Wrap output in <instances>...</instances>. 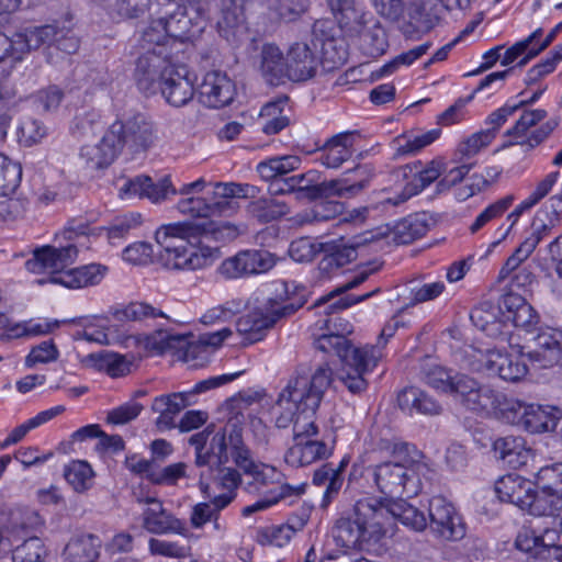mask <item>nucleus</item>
<instances>
[{
	"instance_id": "1",
	"label": "nucleus",
	"mask_w": 562,
	"mask_h": 562,
	"mask_svg": "<svg viewBox=\"0 0 562 562\" xmlns=\"http://www.w3.org/2000/svg\"><path fill=\"white\" fill-rule=\"evenodd\" d=\"M331 382L333 371L326 363L311 375L301 368L277 398L273 407L276 426L288 428L293 425L294 442L284 454V461L291 467H305L331 453L326 442L312 438L317 434L315 412Z\"/></svg>"
},
{
	"instance_id": "2",
	"label": "nucleus",
	"mask_w": 562,
	"mask_h": 562,
	"mask_svg": "<svg viewBox=\"0 0 562 562\" xmlns=\"http://www.w3.org/2000/svg\"><path fill=\"white\" fill-rule=\"evenodd\" d=\"M390 517L414 531H423L428 526L425 514L403 498L369 497L356 503L351 517L336 521L331 530L333 541L342 550L369 551L385 536Z\"/></svg>"
},
{
	"instance_id": "3",
	"label": "nucleus",
	"mask_w": 562,
	"mask_h": 562,
	"mask_svg": "<svg viewBox=\"0 0 562 562\" xmlns=\"http://www.w3.org/2000/svg\"><path fill=\"white\" fill-rule=\"evenodd\" d=\"M90 226L86 222H71L57 238L66 244L58 246L46 245L36 248L32 258L26 260L27 271L47 274L40 279L38 284H58L67 289L76 290L99 284L108 272V267L100 263H90L78 268L67 269L71 266L78 252L88 248Z\"/></svg>"
},
{
	"instance_id": "4",
	"label": "nucleus",
	"mask_w": 562,
	"mask_h": 562,
	"mask_svg": "<svg viewBox=\"0 0 562 562\" xmlns=\"http://www.w3.org/2000/svg\"><path fill=\"white\" fill-rule=\"evenodd\" d=\"M392 461L370 468V476L384 499L414 497L423 488V479L430 472L425 456L407 442H394Z\"/></svg>"
},
{
	"instance_id": "5",
	"label": "nucleus",
	"mask_w": 562,
	"mask_h": 562,
	"mask_svg": "<svg viewBox=\"0 0 562 562\" xmlns=\"http://www.w3.org/2000/svg\"><path fill=\"white\" fill-rule=\"evenodd\" d=\"M198 236V228L191 222L164 224L155 233L156 243L161 247L159 262L170 271H195L211 266L217 258V249L209 246L191 248L188 240Z\"/></svg>"
},
{
	"instance_id": "6",
	"label": "nucleus",
	"mask_w": 562,
	"mask_h": 562,
	"mask_svg": "<svg viewBox=\"0 0 562 562\" xmlns=\"http://www.w3.org/2000/svg\"><path fill=\"white\" fill-rule=\"evenodd\" d=\"M195 449V464L205 468H220L229 460L244 471L256 462L243 439V429L237 424H227L224 428L213 431L212 426L192 435L189 439Z\"/></svg>"
},
{
	"instance_id": "7",
	"label": "nucleus",
	"mask_w": 562,
	"mask_h": 562,
	"mask_svg": "<svg viewBox=\"0 0 562 562\" xmlns=\"http://www.w3.org/2000/svg\"><path fill=\"white\" fill-rule=\"evenodd\" d=\"M322 352L336 355L344 362L339 379L351 393L367 389L364 375L371 372L381 360L380 347L356 348L341 334L325 333L314 342Z\"/></svg>"
},
{
	"instance_id": "8",
	"label": "nucleus",
	"mask_w": 562,
	"mask_h": 562,
	"mask_svg": "<svg viewBox=\"0 0 562 562\" xmlns=\"http://www.w3.org/2000/svg\"><path fill=\"white\" fill-rule=\"evenodd\" d=\"M340 29L350 37H358L363 54L383 55L389 46L386 33L372 14L356 7L355 0H327Z\"/></svg>"
},
{
	"instance_id": "9",
	"label": "nucleus",
	"mask_w": 562,
	"mask_h": 562,
	"mask_svg": "<svg viewBox=\"0 0 562 562\" xmlns=\"http://www.w3.org/2000/svg\"><path fill=\"white\" fill-rule=\"evenodd\" d=\"M302 305V302L294 304L268 300L261 306L239 317L236 323V330L247 344L257 342L279 319L292 315Z\"/></svg>"
},
{
	"instance_id": "10",
	"label": "nucleus",
	"mask_w": 562,
	"mask_h": 562,
	"mask_svg": "<svg viewBox=\"0 0 562 562\" xmlns=\"http://www.w3.org/2000/svg\"><path fill=\"white\" fill-rule=\"evenodd\" d=\"M316 177L314 171L289 177L296 199L315 200L333 195L349 198L358 194L368 183V179H360L353 183H350L348 179L316 183Z\"/></svg>"
},
{
	"instance_id": "11",
	"label": "nucleus",
	"mask_w": 562,
	"mask_h": 562,
	"mask_svg": "<svg viewBox=\"0 0 562 562\" xmlns=\"http://www.w3.org/2000/svg\"><path fill=\"white\" fill-rule=\"evenodd\" d=\"M109 127L121 149L127 145L134 150H147L158 138L154 123L140 112L124 113Z\"/></svg>"
},
{
	"instance_id": "12",
	"label": "nucleus",
	"mask_w": 562,
	"mask_h": 562,
	"mask_svg": "<svg viewBox=\"0 0 562 562\" xmlns=\"http://www.w3.org/2000/svg\"><path fill=\"white\" fill-rule=\"evenodd\" d=\"M503 411L506 418L531 434L552 431L560 418V411L552 406L507 401Z\"/></svg>"
},
{
	"instance_id": "13",
	"label": "nucleus",
	"mask_w": 562,
	"mask_h": 562,
	"mask_svg": "<svg viewBox=\"0 0 562 562\" xmlns=\"http://www.w3.org/2000/svg\"><path fill=\"white\" fill-rule=\"evenodd\" d=\"M428 526L431 533L445 541H459L467 535V525L452 503L434 496L428 504Z\"/></svg>"
},
{
	"instance_id": "14",
	"label": "nucleus",
	"mask_w": 562,
	"mask_h": 562,
	"mask_svg": "<svg viewBox=\"0 0 562 562\" xmlns=\"http://www.w3.org/2000/svg\"><path fill=\"white\" fill-rule=\"evenodd\" d=\"M179 60L171 54L157 53V50L148 49L144 52L136 61L134 78L140 91L146 94H154L158 91L161 81L170 72L173 65Z\"/></svg>"
},
{
	"instance_id": "15",
	"label": "nucleus",
	"mask_w": 562,
	"mask_h": 562,
	"mask_svg": "<svg viewBox=\"0 0 562 562\" xmlns=\"http://www.w3.org/2000/svg\"><path fill=\"white\" fill-rule=\"evenodd\" d=\"M276 262L274 255L267 250L248 249L223 260L217 271L224 279H240L266 273Z\"/></svg>"
},
{
	"instance_id": "16",
	"label": "nucleus",
	"mask_w": 562,
	"mask_h": 562,
	"mask_svg": "<svg viewBox=\"0 0 562 562\" xmlns=\"http://www.w3.org/2000/svg\"><path fill=\"white\" fill-rule=\"evenodd\" d=\"M389 234V228H378L367 232L352 245L324 244L323 258L318 262V272L322 279H329L334 272L348 265L357 257L356 247L383 238Z\"/></svg>"
},
{
	"instance_id": "17",
	"label": "nucleus",
	"mask_w": 562,
	"mask_h": 562,
	"mask_svg": "<svg viewBox=\"0 0 562 562\" xmlns=\"http://www.w3.org/2000/svg\"><path fill=\"white\" fill-rule=\"evenodd\" d=\"M476 362L475 369L477 371H483L488 375L498 376L508 382H517L528 372L527 364L521 357L499 350L480 351Z\"/></svg>"
},
{
	"instance_id": "18",
	"label": "nucleus",
	"mask_w": 562,
	"mask_h": 562,
	"mask_svg": "<svg viewBox=\"0 0 562 562\" xmlns=\"http://www.w3.org/2000/svg\"><path fill=\"white\" fill-rule=\"evenodd\" d=\"M165 21L172 44L194 41L206 26L204 14L194 5L178 7L175 12L165 18Z\"/></svg>"
},
{
	"instance_id": "19",
	"label": "nucleus",
	"mask_w": 562,
	"mask_h": 562,
	"mask_svg": "<svg viewBox=\"0 0 562 562\" xmlns=\"http://www.w3.org/2000/svg\"><path fill=\"white\" fill-rule=\"evenodd\" d=\"M137 502L147 505L142 514V525L148 532L154 535L177 533L182 536L188 533L184 521L165 509L159 499L147 496L137 498Z\"/></svg>"
},
{
	"instance_id": "20",
	"label": "nucleus",
	"mask_w": 562,
	"mask_h": 562,
	"mask_svg": "<svg viewBox=\"0 0 562 562\" xmlns=\"http://www.w3.org/2000/svg\"><path fill=\"white\" fill-rule=\"evenodd\" d=\"M169 71L158 87V91L161 92L169 105L175 108L184 106L194 97V79L190 77L188 67L180 60H177V64Z\"/></svg>"
},
{
	"instance_id": "21",
	"label": "nucleus",
	"mask_w": 562,
	"mask_h": 562,
	"mask_svg": "<svg viewBox=\"0 0 562 562\" xmlns=\"http://www.w3.org/2000/svg\"><path fill=\"white\" fill-rule=\"evenodd\" d=\"M235 93L234 82L225 72L220 70L206 72L199 87L200 102L212 109L228 105L234 100Z\"/></svg>"
},
{
	"instance_id": "22",
	"label": "nucleus",
	"mask_w": 562,
	"mask_h": 562,
	"mask_svg": "<svg viewBox=\"0 0 562 562\" xmlns=\"http://www.w3.org/2000/svg\"><path fill=\"white\" fill-rule=\"evenodd\" d=\"M286 64L289 80L305 81L315 76L319 61L314 48L307 43L297 42L290 46Z\"/></svg>"
},
{
	"instance_id": "23",
	"label": "nucleus",
	"mask_w": 562,
	"mask_h": 562,
	"mask_svg": "<svg viewBox=\"0 0 562 562\" xmlns=\"http://www.w3.org/2000/svg\"><path fill=\"white\" fill-rule=\"evenodd\" d=\"M255 188L249 184H238L234 182L214 184L212 199L209 202L211 217L227 216L238 210L236 198H248L252 194Z\"/></svg>"
},
{
	"instance_id": "24",
	"label": "nucleus",
	"mask_w": 562,
	"mask_h": 562,
	"mask_svg": "<svg viewBox=\"0 0 562 562\" xmlns=\"http://www.w3.org/2000/svg\"><path fill=\"white\" fill-rule=\"evenodd\" d=\"M560 532L555 528L522 527L516 537V548L529 555V559L541 554L543 549L558 548Z\"/></svg>"
},
{
	"instance_id": "25",
	"label": "nucleus",
	"mask_w": 562,
	"mask_h": 562,
	"mask_svg": "<svg viewBox=\"0 0 562 562\" xmlns=\"http://www.w3.org/2000/svg\"><path fill=\"white\" fill-rule=\"evenodd\" d=\"M189 336L172 334L167 330H156L149 335L133 337V340L145 350L162 355L166 352L184 351L186 358L192 351L193 346L189 344Z\"/></svg>"
},
{
	"instance_id": "26",
	"label": "nucleus",
	"mask_w": 562,
	"mask_h": 562,
	"mask_svg": "<svg viewBox=\"0 0 562 562\" xmlns=\"http://www.w3.org/2000/svg\"><path fill=\"white\" fill-rule=\"evenodd\" d=\"M529 356L542 368L560 363L562 360V330L557 328L541 330L535 338V348Z\"/></svg>"
},
{
	"instance_id": "27",
	"label": "nucleus",
	"mask_w": 562,
	"mask_h": 562,
	"mask_svg": "<svg viewBox=\"0 0 562 562\" xmlns=\"http://www.w3.org/2000/svg\"><path fill=\"white\" fill-rule=\"evenodd\" d=\"M120 150L117 138L111 135L109 127L99 143L81 147L80 158L88 169L99 170L109 167Z\"/></svg>"
},
{
	"instance_id": "28",
	"label": "nucleus",
	"mask_w": 562,
	"mask_h": 562,
	"mask_svg": "<svg viewBox=\"0 0 562 562\" xmlns=\"http://www.w3.org/2000/svg\"><path fill=\"white\" fill-rule=\"evenodd\" d=\"M191 404V393L186 392L170 393L155 397L151 409L158 414L156 419L157 427L160 429L175 428V419L178 414Z\"/></svg>"
},
{
	"instance_id": "29",
	"label": "nucleus",
	"mask_w": 562,
	"mask_h": 562,
	"mask_svg": "<svg viewBox=\"0 0 562 562\" xmlns=\"http://www.w3.org/2000/svg\"><path fill=\"white\" fill-rule=\"evenodd\" d=\"M533 483L517 474H507L495 483V492L502 502H507L526 509L530 505Z\"/></svg>"
},
{
	"instance_id": "30",
	"label": "nucleus",
	"mask_w": 562,
	"mask_h": 562,
	"mask_svg": "<svg viewBox=\"0 0 562 562\" xmlns=\"http://www.w3.org/2000/svg\"><path fill=\"white\" fill-rule=\"evenodd\" d=\"M358 134L344 132L330 137L321 148L319 160L327 168H339L353 154Z\"/></svg>"
},
{
	"instance_id": "31",
	"label": "nucleus",
	"mask_w": 562,
	"mask_h": 562,
	"mask_svg": "<svg viewBox=\"0 0 562 562\" xmlns=\"http://www.w3.org/2000/svg\"><path fill=\"white\" fill-rule=\"evenodd\" d=\"M397 403L400 408L409 415L435 416L442 412L441 404L434 396L415 386L401 391L397 395Z\"/></svg>"
},
{
	"instance_id": "32",
	"label": "nucleus",
	"mask_w": 562,
	"mask_h": 562,
	"mask_svg": "<svg viewBox=\"0 0 562 562\" xmlns=\"http://www.w3.org/2000/svg\"><path fill=\"white\" fill-rule=\"evenodd\" d=\"M306 490V483L291 485L288 483L280 484L263 493V496L255 503L243 507L241 515L244 517L251 516L256 513L263 512L279 502H288L292 504L299 499Z\"/></svg>"
},
{
	"instance_id": "33",
	"label": "nucleus",
	"mask_w": 562,
	"mask_h": 562,
	"mask_svg": "<svg viewBox=\"0 0 562 562\" xmlns=\"http://www.w3.org/2000/svg\"><path fill=\"white\" fill-rule=\"evenodd\" d=\"M216 25L220 34L227 41H237L247 31L241 5L236 0H220Z\"/></svg>"
},
{
	"instance_id": "34",
	"label": "nucleus",
	"mask_w": 562,
	"mask_h": 562,
	"mask_svg": "<svg viewBox=\"0 0 562 562\" xmlns=\"http://www.w3.org/2000/svg\"><path fill=\"white\" fill-rule=\"evenodd\" d=\"M57 35V25L34 26L16 33L15 41L18 47L15 52H19L20 61L23 59L24 54L30 50L53 45Z\"/></svg>"
},
{
	"instance_id": "35",
	"label": "nucleus",
	"mask_w": 562,
	"mask_h": 562,
	"mask_svg": "<svg viewBox=\"0 0 562 562\" xmlns=\"http://www.w3.org/2000/svg\"><path fill=\"white\" fill-rule=\"evenodd\" d=\"M559 177L560 173L558 171L548 173L540 182H538L535 190L507 215V221L510 224L503 233L502 239H504L509 234L510 229L525 212L531 210L549 194L553 186L557 183Z\"/></svg>"
},
{
	"instance_id": "36",
	"label": "nucleus",
	"mask_w": 562,
	"mask_h": 562,
	"mask_svg": "<svg viewBox=\"0 0 562 562\" xmlns=\"http://www.w3.org/2000/svg\"><path fill=\"white\" fill-rule=\"evenodd\" d=\"M498 458L514 468L527 464L532 457L530 448L526 447V441L521 437L507 436L498 438L493 445Z\"/></svg>"
},
{
	"instance_id": "37",
	"label": "nucleus",
	"mask_w": 562,
	"mask_h": 562,
	"mask_svg": "<svg viewBox=\"0 0 562 562\" xmlns=\"http://www.w3.org/2000/svg\"><path fill=\"white\" fill-rule=\"evenodd\" d=\"M101 540L92 535L71 539L64 549L65 562H95L99 558Z\"/></svg>"
},
{
	"instance_id": "38",
	"label": "nucleus",
	"mask_w": 562,
	"mask_h": 562,
	"mask_svg": "<svg viewBox=\"0 0 562 562\" xmlns=\"http://www.w3.org/2000/svg\"><path fill=\"white\" fill-rule=\"evenodd\" d=\"M261 71L266 80L273 86H278L286 78L288 64L280 48L272 44H267L261 52Z\"/></svg>"
},
{
	"instance_id": "39",
	"label": "nucleus",
	"mask_w": 562,
	"mask_h": 562,
	"mask_svg": "<svg viewBox=\"0 0 562 562\" xmlns=\"http://www.w3.org/2000/svg\"><path fill=\"white\" fill-rule=\"evenodd\" d=\"M538 485L540 491L532 490L529 498L530 505H527L525 510L535 516H552L562 509V495L549 484Z\"/></svg>"
},
{
	"instance_id": "40",
	"label": "nucleus",
	"mask_w": 562,
	"mask_h": 562,
	"mask_svg": "<svg viewBox=\"0 0 562 562\" xmlns=\"http://www.w3.org/2000/svg\"><path fill=\"white\" fill-rule=\"evenodd\" d=\"M209 472L216 471L214 483L223 493L213 498V505L217 509L225 508L236 496V490L241 482L240 474L233 468H207Z\"/></svg>"
},
{
	"instance_id": "41",
	"label": "nucleus",
	"mask_w": 562,
	"mask_h": 562,
	"mask_svg": "<svg viewBox=\"0 0 562 562\" xmlns=\"http://www.w3.org/2000/svg\"><path fill=\"white\" fill-rule=\"evenodd\" d=\"M446 170V164L441 159H434L427 164V166L417 175L412 182L414 190L407 194H401L396 199H385L381 202V206L384 209L387 205H398L405 202L411 195L422 191L435 180H437L441 173Z\"/></svg>"
},
{
	"instance_id": "42",
	"label": "nucleus",
	"mask_w": 562,
	"mask_h": 562,
	"mask_svg": "<svg viewBox=\"0 0 562 562\" xmlns=\"http://www.w3.org/2000/svg\"><path fill=\"white\" fill-rule=\"evenodd\" d=\"M288 100V97L283 95L262 106L260 120L262 121V131L267 135L277 134L289 125L290 120L288 115L284 114Z\"/></svg>"
},
{
	"instance_id": "43",
	"label": "nucleus",
	"mask_w": 562,
	"mask_h": 562,
	"mask_svg": "<svg viewBox=\"0 0 562 562\" xmlns=\"http://www.w3.org/2000/svg\"><path fill=\"white\" fill-rule=\"evenodd\" d=\"M170 42L172 43V38L167 32L165 18L151 20L140 36V46L145 52L155 48L157 53L170 54L168 49Z\"/></svg>"
},
{
	"instance_id": "44",
	"label": "nucleus",
	"mask_w": 562,
	"mask_h": 562,
	"mask_svg": "<svg viewBox=\"0 0 562 562\" xmlns=\"http://www.w3.org/2000/svg\"><path fill=\"white\" fill-rule=\"evenodd\" d=\"M453 371L442 367L431 358L427 357L420 364V378L430 387L448 393L453 381Z\"/></svg>"
},
{
	"instance_id": "45",
	"label": "nucleus",
	"mask_w": 562,
	"mask_h": 562,
	"mask_svg": "<svg viewBox=\"0 0 562 562\" xmlns=\"http://www.w3.org/2000/svg\"><path fill=\"white\" fill-rule=\"evenodd\" d=\"M313 483L317 486H325L322 506L327 507L335 498L344 483V477L339 469L331 464H325L317 469L313 475Z\"/></svg>"
},
{
	"instance_id": "46",
	"label": "nucleus",
	"mask_w": 562,
	"mask_h": 562,
	"mask_svg": "<svg viewBox=\"0 0 562 562\" xmlns=\"http://www.w3.org/2000/svg\"><path fill=\"white\" fill-rule=\"evenodd\" d=\"M64 412H65V407L61 405L40 412L36 416L27 419L25 423L19 425L14 429H12L11 432L9 434V436L3 441L2 447L5 448L11 445H15V443L20 442L26 436V434L29 431L52 420L53 418H55L56 416L60 415Z\"/></svg>"
},
{
	"instance_id": "47",
	"label": "nucleus",
	"mask_w": 562,
	"mask_h": 562,
	"mask_svg": "<svg viewBox=\"0 0 562 562\" xmlns=\"http://www.w3.org/2000/svg\"><path fill=\"white\" fill-rule=\"evenodd\" d=\"M68 484L78 493L86 492L92 486L93 471L88 462L74 460L64 469Z\"/></svg>"
},
{
	"instance_id": "48",
	"label": "nucleus",
	"mask_w": 562,
	"mask_h": 562,
	"mask_svg": "<svg viewBox=\"0 0 562 562\" xmlns=\"http://www.w3.org/2000/svg\"><path fill=\"white\" fill-rule=\"evenodd\" d=\"M301 160L297 156H282L261 161L257 171L263 180L283 178L290 171L295 170Z\"/></svg>"
},
{
	"instance_id": "49",
	"label": "nucleus",
	"mask_w": 562,
	"mask_h": 562,
	"mask_svg": "<svg viewBox=\"0 0 562 562\" xmlns=\"http://www.w3.org/2000/svg\"><path fill=\"white\" fill-rule=\"evenodd\" d=\"M121 322H146L156 317H166L162 311L145 302H132L114 312Z\"/></svg>"
},
{
	"instance_id": "50",
	"label": "nucleus",
	"mask_w": 562,
	"mask_h": 562,
	"mask_svg": "<svg viewBox=\"0 0 562 562\" xmlns=\"http://www.w3.org/2000/svg\"><path fill=\"white\" fill-rule=\"evenodd\" d=\"M493 142V131H479L463 138L456 148V156L460 161L476 156Z\"/></svg>"
},
{
	"instance_id": "51",
	"label": "nucleus",
	"mask_w": 562,
	"mask_h": 562,
	"mask_svg": "<svg viewBox=\"0 0 562 562\" xmlns=\"http://www.w3.org/2000/svg\"><path fill=\"white\" fill-rule=\"evenodd\" d=\"M245 474L252 477L245 486L248 493H259L260 486L266 487L269 484L280 483L282 476L274 467L265 463H255Z\"/></svg>"
},
{
	"instance_id": "52",
	"label": "nucleus",
	"mask_w": 562,
	"mask_h": 562,
	"mask_svg": "<svg viewBox=\"0 0 562 562\" xmlns=\"http://www.w3.org/2000/svg\"><path fill=\"white\" fill-rule=\"evenodd\" d=\"M498 394L490 386L481 385L479 382L474 387L463 405L474 412H486L495 409L499 405Z\"/></svg>"
},
{
	"instance_id": "53",
	"label": "nucleus",
	"mask_w": 562,
	"mask_h": 562,
	"mask_svg": "<svg viewBox=\"0 0 562 562\" xmlns=\"http://www.w3.org/2000/svg\"><path fill=\"white\" fill-rule=\"evenodd\" d=\"M497 315L498 308L486 302L473 308L470 317L479 329L493 336L501 330V323L497 319Z\"/></svg>"
},
{
	"instance_id": "54",
	"label": "nucleus",
	"mask_w": 562,
	"mask_h": 562,
	"mask_svg": "<svg viewBox=\"0 0 562 562\" xmlns=\"http://www.w3.org/2000/svg\"><path fill=\"white\" fill-rule=\"evenodd\" d=\"M21 177L20 164L0 154V196L13 193L20 184Z\"/></svg>"
},
{
	"instance_id": "55",
	"label": "nucleus",
	"mask_w": 562,
	"mask_h": 562,
	"mask_svg": "<svg viewBox=\"0 0 562 562\" xmlns=\"http://www.w3.org/2000/svg\"><path fill=\"white\" fill-rule=\"evenodd\" d=\"M198 228V236H211L215 240L228 241L235 239L240 231L235 224L227 221L209 220L200 224H194Z\"/></svg>"
},
{
	"instance_id": "56",
	"label": "nucleus",
	"mask_w": 562,
	"mask_h": 562,
	"mask_svg": "<svg viewBox=\"0 0 562 562\" xmlns=\"http://www.w3.org/2000/svg\"><path fill=\"white\" fill-rule=\"evenodd\" d=\"M515 196L513 194L505 195L494 203L485 207L470 225L469 231L472 234L477 233L486 224L495 218L501 217L514 203Z\"/></svg>"
},
{
	"instance_id": "57",
	"label": "nucleus",
	"mask_w": 562,
	"mask_h": 562,
	"mask_svg": "<svg viewBox=\"0 0 562 562\" xmlns=\"http://www.w3.org/2000/svg\"><path fill=\"white\" fill-rule=\"evenodd\" d=\"M285 203L276 199L262 198L250 203L249 212L262 222L276 220L288 213Z\"/></svg>"
},
{
	"instance_id": "58",
	"label": "nucleus",
	"mask_w": 562,
	"mask_h": 562,
	"mask_svg": "<svg viewBox=\"0 0 562 562\" xmlns=\"http://www.w3.org/2000/svg\"><path fill=\"white\" fill-rule=\"evenodd\" d=\"M47 551L37 537L25 540L13 551V562H46Z\"/></svg>"
},
{
	"instance_id": "59",
	"label": "nucleus",
	"mask_w": 562,
	"mask_h": 562,
	"mask_svg": "<svg viewBox=\"0 0 562 562\" xmlns=\"http://www.w3.org/2000/svg\"><path fill=\"white\" fill-rule=\"evenodd\" d=\"M439 130H431L424 134L416 135L413 138L404 136L398 137L396 139L397 147L395 149V157L412 155L419 151L435 142L439 137Z\"/></svg>"
},
{
	"instance_id": "60",
	"label": "nucleus",
	"mask_w": 562,
	"mask_h": 562,
	"mask_svg": "<svg viewBox=\"0 0 562 562\" xmlns=\"http://www.w3.org/2000/svg\"><path fill=\"white\" fill-rule=\"evenodd\" d=\"M71 130L78 137L95 135L103 130L101 114L95 110H89L76 115Z\"/></svg>"
},
{
	"instance_id": "61",
	"label": "nucleus",
	"mask_w": 562,
	"mask_h": 562,
	"mask_svg": "<svg viewBox=\"0 0 562 562\" xmlns=\"http://www.w3.org/2000/svg\"><path fill=\"white\" fill-rule=\"evenodd\" d=\"M427 231L428 225L426 224V220L420 215L411 216L396 226V234L403 244H409L420 238Z\"/></svg>"
},
{
	"instance_id": "62",
	"label": "nucleus",
	"mask_w": 562,
	"mask_h": 562,
	"mask_svg": "<svg viewBox=\"0 0 562 562\" xmlns=\"http://www.w3.org/2000/svg\"><path fill=\"white\" fill-rule=\"evenodd\" d=\"M91 358L95 360L99 369L105 370L111 376H121L130 371L128 361L119 353L103 352L92 355Z\"/></svg>"
},
{
	"instance_id": "63",
	"label": "nucleus",
	"mask_w": 562,
	"mask_h": 562,
	"mask_svg": "<svg viewBox=\"0 0 562 562\" xmlns=\"http://www.w3.org/2000/svg\"><path fill=\"white\" fill-rule=\"evenodd\" d=\"M324 244L308 237H302L291 243L289 254L294 261L308 262L323 250Z\"/></svg>"
},
{
	"instance_id": "64",
	"label": "nucleus",
	"mask_w": 562,
	"mask_h": 562,
	"mask_svg": "<svg viewBox=\"0 0 562 562\" xmlns=\"http://www.w3.org/2000/svg\"><path fill=\"white\" fill-rule=\"evenodd\" d=\"M188 465L184 462L169 464L165 468H156V473L149 474V481L157 485H176L177 482L186 477Z\"/></svg>"
}]
</instances>
